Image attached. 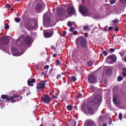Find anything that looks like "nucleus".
Wrapping results in <instances>:
<instances>
[{"label": "nucleus", "instance_id": "61", "mask_svg": "<svg viewBox=\"0 0 126 126\" xmlns=\"http://www.w3.org/2000/svg\"><path fill=\"white\" fill-rule=\"evenodd\" d=\"M57 95H56V96H54L53 97H54V98H57Z\"/></svg>", "mask_w": 126, "mask_h": 126}, {"label": "nucleus", "instance_id": "37", "mask_svg": "<svg viewBox=\"0 0 126 126\" xmlns=\"http://www.w3.org/2000/svg\"><path fill=\"white\" fill-rule=\"evenodd\" d=\"M115 0H111L110 1V3L111 5H112L114 4L115 3Z\"/></svg>", "mask_w": 126, "mask_h": 126}, {"label": "nucleus", "instance_id": "15", "mask_svg": "<svg viewBox=\"0 0 126 126\" xmlns=\"http://www.w3.org/2000/svg\"><path fill=\"white\" fill-rule=\"evenodd\" d=\"M24 43L25 44L28 45L30 44L32 42V39L30 37H27L24 39Z\"/></svg>", "mask_w": 126, "mask_h": 126}, {"label": "nucleus", "instance_id": "63", "mask_svg": "<svg viewBox=\"0 0 126 126\" xmlns=\"http://www.w3.org/2000/svg\"><path fill=\"white\" fill-rule=\"evenodd\" d=\"M82 2L83 4H84L85 2V0H82Z\"/></svg>", "mask_w": 126, "mask_h": 126}, {"label": "nucleus", "instance_id": "38", "mask_svg": "<svg viewBox=\"0 0 126 126\" xmlns=\"http://www.w3.org/2000/svg\"><path fill=\"white\" fill-rule=\"evenodd\" d=\"M82 94H81L79 93L77 96V98H80L82 97Z\"/></svg>", "mask_w": 126, "mask_h": 126}, {"label": "nucleus", "instance_id": "18", "mask_svg": "<svg viewBox=\"0 0 126 126\" xmlns=\"http://www.w3.org/2000/svg\"><path fill=\"white\" fill-rule=\"evenodd\" d=\"M121 75L124 77L126 76V67H124L121 69Z\"/></svg>", "mask_w": 126, "mask_h": 126}, {"label": "nucleus", "instance_id": "33", "mask_svg": "<svg viewBox=\"0 0 126 126\" xmlns=\"http://www.w3.org/2000/svg\"><path fill=\"white\" fill-rule=\"evenodd\" d=\"M83 29L84 30H89V27L88 26H84L83 27Z\"/></svg>", "mask_w": 126, "mask_h": 126}, {"label": "nucleus", "instance_id": "7", "mask_svg": "<svg viewBox=\"0 0 126 126\" xmlns=\"http://www.w3.org/2000/svg\"><path fill=\"white\" fill-rule=\"evenodd\" d=\"M24 38V36L21 35L18 38L16 43V45L17 46L20 47L22 46L23 47L25 46V43L23 41Z\"/></svg>", "mask_w": 126, "mask_h": 126}, {"label": "nucleus", "instance_id": "29", "mask_svg": "<svg viewBox=\"0 0 126 126\" xmlns=\"http://www.w3.org/2000/svg\"><path fill=\"white\" fill-rule=\"evenodd\" d=\"M123 79V77L121 76H119L117 78V80L118 81H120Z\"/></svg>", "mask_w": 126, "mask_h": 126}, {"label": "nucleus", "instance_id": "32", "mask_svg": "<svg viewBox=\"0 0 126 126\" xmlns=\"http://www.w3.org/2000/svg\"><path fill=\"white\" fill-rule=\"evenodd\" d=\"M27 83L29 85H31V86H33V84H31V82L30 80V79H28Z\"/></svg>", "mask_w": 126, "mask_h": 126}, {"label": "nucleus", "instance_id": "26", "mask_svg": "<svg viewBox=\"0 0 126 126\" xmlns=\"http://www.w3.org/2000/svg\"><path fill=\"white\" fill-rule=\"evenodd\" d=\"M67 109L68 110L71 111L73 110V106L71 105H68L67 107Z\"/></svg>", "mask_w": 126, "mask_h": 126}, {"label": "nucleus", "instance_id": "1", "mask_svg": "<svg viewBox=\"0 0 126 126\" xmlns=\"http://www.w3.org/2000/svg\"><path fill=\"white\" fill-rule=\"evenodd\" d=\"M76 44L78 48L79 45L81 47V53L82 55H86L89 54L90 52L87 46L86 39L84 37H79L76 40Z\"/></svg>", "mask_w": 126, "mask_h": 126}, {"label": "nucleus", "instance_id": "27", "mask_svg": "<svg viewBox=\"0 0 126 126\" xmlns=\"http://www.w3.org/2000/svg\"><path fill=\"white\" fill-rule=\"evenodd\" d=\"M112 71V70L111 69H106V72L107 74L109 75L110 74Z\"/></svg>", "mask_w": 126, "mask_h": 126}, {"label": "nucleus", "instance_id": "35", "mask_svg": "<svg viewBox=\"0 0 126 126\" xmlns=\"http://www.w3.org/2000/svg\"><path fill=\"white\" fill-rule=\"evenodd\" d=\"M73 24L71 21H69L67 23V25L69 27H71L72 26Z\"/></svg>", "mask_w": 126, "mask_h": 126}, {"label": "nucleus", "instance_id": "40", "mask_svg": "<svg viewBox=\"0 0 126 126\" xmlns=\"http://www.w3.org/2000/svg\"><path fill=\"white\" fill-rule=\"evenodd\" d=\"M115 51V49L113 48H110L108 50V51H110L111 53L114 52Z\"/></svg>", "mask_w": 126, "mask_h": 126}, {"label": "nucleus", "instance_id": "54", "mask_svg": "<svg viewBox=\"0 0 126 126\" xmlns=\"http://www.w3.org/2000/svg\"><path fill=\"white\" fill-rule=\"evenodd\" d=\"M85 35V36L87 38L88 36V34L87 33H84Z\"/></svg>", "mask_w": 126, "mask_h": 126}, {"label": "nucleus", "instance_id": "2", "mask_svg": "<svg viewBox=\"0 0 126 126\" xmlns=\"http://www.w3.org/2000/svg\"><path fill=\"white\" fill-rule=\"evenodd\" d=\"M51 16L49 13H47L44 15L43 17V24L46 27H52L55 25L54 22L51 20L50 18Z\"/></svg>", "mask_w": 126, "mask_h": 126}, {"label": "nucleus", "instance_id": "60", "mask_svg": "<svg viewBox=\"0 0 126 126\" xmlns=\"http://www.w3.org/2000/svg\"><path fill=\"white\" fill-rule=\"evenodd\" d=\"M53 70V68H51L49 71V73L51 72Z\"/></svg>", "mask_w": 126, "mask_h": 126}, {"label": "nucleus", "instance_id": "9", "mask_svg": "<svg viewBox=\"0 0 126 126\" xmlns=\"http://www.w3.org/2000/svg\"><path fill=\"white\" fill-rule=\"evenodd\" d=\"M41 99L44 103L49 104L51 101V98L48 94H45L41 97Z\"/></svg>", "mask_w": 126, "mask_h": 126}, {"label": "nucleus", "instance_id": "45", "mask_svg": "<svg viewBox=\"0 0 126 126\" xmlns=\"http://www.w3.org/2000/svg\"><path fill=\"white\" fill-rule=\"evenodd\" d=\"M9 26L8 25H6L5 26L4 28L5 30H8L9 29Z\"/></svg>", "mask_w": 126, "mask_h": 126}, {"label": "nucleus", "instance_id": "28", "mask_svg": "<svg viewBox=\"0 0 126 126\" xmlns=\"http://www.w3.org/2000/svg\"><path fill=\"white\" fill-rule=\"evenodd\" d=\"M93 64V62L91 61H88L87 62L88 66L89 67H90Z\"/></svg>", "mask_w": 126, "mask_h": 126}, {"label": "nucleus", "instance_id": "43", "mask_svg": "<svg viewBox=\"0 0 126 126\" xmlns=\"http://www.w3.org/2000/svg\"><path fill=\"white\" fill-rule=\"evenodd\" d=\"M112 22L114 23H118L119 22L117 18H116L115 20H112Z\"/></svg>", "mask_w": 126, "mask_h": 126}, {"label": "nucleus", "instance_id": "59", "mask_svg": "<svg viewBox=\"0 0 126 126\" xmlns=\"http://www.w3.org/2000/svg\"><path fill=\"white\" fill-rule=\"evenodd\" d=\"M57 106L59 107L60 106V104L59 103H58L56 105Z\"/></svg>", "mask_w": 126, "mask_h": 126}, {"label": "nucleus", "instance_id": "12", "mask_svg": "<svg viewBox=\"0 0 126 126\" xmlns=\"http://www.w3.org/2000/svg\"><path fill=\"white\" fill-rule=\"evenodd\" d=\"M66 12L71 16L74 15L76 16L77 15L76 11L74 7H69L66 10Z\"/></svg>", "mask_w": 126, "mask_h": 126}, {"label": "nucleus", "instance_id": "36", "mask_svg": "<svg viewBox=\"0 0 126 126\" xmlns=\"http://www.w3.org/2000/svg\"><path fill=\"white\" fill-rule=\"evenodd\" d=\"M62 76L61 74H59L57 75V77L56 78L58 80L59 79H60L61 77Z\"/></svg>", "mask_w": 126, "mask_h": 126}, {"label": "nucleus", "instance_id": "13", "mask_svg": "<svg viewBox=\"0 0 126 126\" xmlns=\"http://www.w3.org/2000/svg\"><path fill=\"white\" fill-rule=\"evenodd\" d=\"M42 4L40 3H37L34 9L37 13H38L41 11L43 9Z\"/></svg>", "mask_w": 126, "mask_h": 126}, {"label": "nucleus", "instance_id": "39", "mask_svg": "<svg viewBox=\"0 0 126 126\" xmlns=\"http://www.w3.org/2000/svg\"><path fill=\"white\" fill-rule=\"evenodd\" d=\"M122 116L123 115L121 113H120L119 114V117L120 120H121L122 119Z\"/></svg>", "mask_w": 126, "mask_h": 126}, {"label": "nucleus", "instance_id": "23", "mask_svg": "<svg viewBox=\"0 0 126 126\" xmlns=\"http://www.w3.org/2000/svg\"><path fill=\"white\" fill-rule=\"evenodd\" d=\"M1 97L2 99H6V101L7 99H9V95H1Z\"/></svg>", "mask_w": 126, "mask_h": 126}, {"label": "nucleus", "instance_id": "30", "mask_svg": "<svg viewBox=\"0 0 126 126\" xmlns=\"http://www.w3.org/2000/svg\"><path fill=\"white\" fill-rule=\"evenodd\" d=\"M56 66H59L61 64V62L59 60H58L56 61Z\"/></svg>", "mask_w": 126, "mask_h": 126}, {"label": "nucleus", "instance_id": "52", "mask_svg": "<svg viewBox=\"0 0 126 126\" xmlns=\"http://www.w3.org/2000/svg\"><path fill=\"white\" fill-rule=\"evenodd\" d=\"M74 30V28L73 27H72L69 29V31L71 32L73 31Z\"/></svg>", "mask_w": 126, "mask_h": 126}, {"label": "nucleus", "instance_id": "14", "mask_svg": "<svg viewBox=\"0 0 126 126\" xmlns=\"http://www.w3.org/2000/svg\"><path fill=\"white\" fill-rule=\"evenodd\" d=\"M1 42L2 45H6L9 43V39L8 37L5 36L1 39Z\"/></svg>", "mask_w": 126, "mask_h": 126}, {"label": "nucleus", "instance_id": "53", "mask_svg": "<svg viewBox=\"0 0 126 126\" xmlns=\"http://www.w3.org/2000/svg\"><path fill=\"white\" fill-rule=\"evenodd\" d=\"M47 73V72L45 71L42 72V74L43 75H45Z\"/></svg>", "mask_w": 126, "mask_h": 126}, {"label": "nucleus", "instance_id": "8", "mask_svg": "<svg viewBox=\"0 0 126 126\" xmlns=\"http://www.w3.org/2000/svg\"><path fill=\"white\" fill-rule=\"evenodd\" d=\"M101 102V100L100 96L97 95H96L94 99L91 101V106L100 103Z\"/></svg>", "mask_w": 126, "mask_h": 126}, {"label": "nucleus", "instance_id": "64", "mask_svg": "<svg viewBox=\"0 0 126 126\" xmlns=\"http://www.w3.org/2000/svg\"><path fill=\"white\" fill-rule=\"evenodd\" d=\"M112 122V120H110V122L109 125H110L111 124Z\"/></svg>", "mask_w": 126, "mask_h": 126}, {"label": "nucleus", "instance_id": "25", "mask_svg": "<svg viewBox=\"0 0 126 126\" xmlns=\"http://www.w3.org/2000/svg\"><path fill=\"white\" fill-rule=\"evenodd\" d=\"M26 25L28 27H31L32 26V24L31 23V20L30 19H29L28 20Z\"/></svg>", "mask_w": 126, "mask_h": 126}, {"label": "nucleus", "instance_id": "44", "mask_svg": "<svg viewBox=\"0 0 126 126\" xmlns=\"http://www.w3.org/2000/svg\"><path fill=\"white\" fill-rule=\"evenodd\" d=\"M30 81L32 83H34L35 82V79L34 78L30 80Z\"/></svg>", "mask_w": 126, "mask_h": 126}, {"label": "nucleus", "instance_id": "20", "mask_svg": "<svg viewBox=\"0 0 126 126\" xmlns=\"http://www.w3.org/2000/svg\"><path fill=\"white\" fill-rule=\"evenodd\" d=\"M65 13V11L62 10L61 11H59L58 13V15L60 17L62 16Z\"/></svg>", "mask_w": 126, "mask_h": 126}, {"label": "nucleus", "instance_id": "11", "mask_svg": "<svg viewBox=\"0 0 126 126\" xmlns=\"http://www.w3.org/2000/svg\"><path fill=\"white\" fill-rule=\"evenodd\" d=\"M116 57L114 55H111L108 56L107 59V61L110 63H112L116 61Z\"/></svg>", "mask_w": 126, "mask_h": 126}, {"label": "nucleus", "instance_id": "5", "mask_svg": "<svg viewBox=\"0 0 126 126\" xmlns=\"http://www.w3.org/2000/svg\"><path fill=\"white\" fill-rule=\"evenodd\" d=\"M79 10L80 12L82 15L85 16H87L89 12L88 9L83 5H80L79 6Z\"/></svg>", "mask_w": 126, "mask_h": 126}, {"label": "nucleus", "instance_id": "21", "mask_svg": "<svg viewBox=\"0 0 126 126\" xmlns=\"http://www.w3.org/2000/svg\"><path fill=\"white\" fill-rule=\"evenodd\" d=\"M11 101L13 103L14 102H16L17 101V100H16L15 99H14L13 97L12 96H10L9 97V99H7V101Z\"/></svg>", "mask_w": 126, "mask_h": 126}, {"label": "nucleus", "instance_id": "58", "mask_svg": "<svg viewBox=\"0 0 126 126\" xmlns=\"http://www.w3.org/2000/svg\"><path fill=\"white\" fill-rule=\"evenodd\" d=\"M57 55L56 54H54L53 55V57L55 58V57L56 56H57Z\"/></svg>", "mask_w": 126, "mask_h": 126}, {"label": "nucleus", "instance_id": "55", "mask_svg": "<svg viewBox=\"0 0 126 126\" xmlns=\"http://www.w3.org/2000/svg\"><path fill=\"white\" fill-rule=\"evenodd\" d=\"M102 126H107V124L105 123H104L102 124Z\"/></svg>", "mask_w": 126, "mask_h": 126}, {"label": "nucleus", "instance_id": "19", "mask_svg": "<svg viewBox=\"0 0 126 126\" xmlns=\"http://www.w3.org/2000/svg\"><path fill=\"white\" fill-rule=\"evenodd\" d=\"M94 124V123L90 120H88L86 122V125L87 126H93Z\"/></svg>", "mask_w": 126, "mask_h": 126}, {"label": "nucleus", "instance_id": "3", "mask_svg": "<svg viewBox=\"0 0 126 126\" xmlns=\"http://www.w3.org/2000/svg\"><path fill=\"white\" fill-rule=\"evenodd\" d=\"M81 110L84 113L86 114L87 113L89 114L93 115L94 112L92 109L88 105L87 106L85 103H83L81 104Z\"/></svg>", "mask_w": 126, "mask_h": 126}, {"label": "nucleus", "instance_id": "22", "mask_svg": "<svg viewBox=\"0 0 126 126\" xmlns=\"http://www.w3.org/2000/svg\"><path fill=\"white\" fill-rule=\"evenodd\" d=\"M13 97L14 98H16L20 97L19 98H18L17 99V101H18L19 100H21L22 98V97L21 96H20L19 95H18L17 94L14 95H13Z\"/></svg>", "mask_w": 126, "mask_h": 126}, {"label": "nucleus", "instance_id": "6", "mask_svg": "<svg viewBox=\"0 0 126 126\" xmlns=\"http://www.w3.org/2000/svg\"><path fill=\"white\" fill-rule=\"evenodd\" d=\"M54 31L53 28L44 31V34L45 38H47L51 37L53 34Z\"/></svg>", "mask_w": 126, "mask_h": 126}, {"label": "nucleus", "instance_id": "56", "mask_svg": "<svg viewBox=\"0 0 126 126\" xmlns=\"http://www.w3.org/2000/svg\"><path fill=\"white\" fill-rule=\"evenodd\" d=\"M107 28L108 26H106L104 28V31H107Z\"/></svg>", "mask_w": 126, "mask_h": 126}, {"label": "nucleus", "instance_id": "62", "mask_svg": "<svg viewBox=\"0 0 126 126\" xmlns=\"http://www.w3.org/2000/svg\"><path fill=\"white\" fill-rule=\"evenodd\" d=\"M102 118V116H100L99 117V120L101 121V119Z\"/></svg>", "mask_w": 126, "mask_h": 126}, {"label": "nucleus", "instance_id": "46", "mask_svg": "<svg viewBox=\"0 0 126 126\" xmlns=\"http://www.w3.org/2000/svg\"><path fill=\"white\" fill-rule=\"evenodd\" d=\"M49 67L48 65H46L44 66V69H48Z\"/></svg>", "mask_w": 126, "mask_h": 126}, {"label": "nucleus", "instance_id": "48", "mask_svg": "<svg viewBox=\"0 0 126 126\" xmlns=\"http://www.w3.org/2000/svg\"><path fill=\"white\" fill-rule=\"evenodd\" d=\"M119 30L118 28L116 27L115 28V30L114 31L116 32H118L119 31Z\"/></svg>", "mask_w": 126, "mask_h": 126}, {"label": "nucleus", "instance_id": "41", "mask_svg": "<svg viewBox=\"0 0 126 126\" xmlns=\"http://www.w3.org/2000/svg\"><path fill=\"white\" fill-rule=\"evenodd\" d=\"M119 1L123 4L126 3V0H119Z\"/></svg>", "mask_w": 126, "mask_h": 126}, {"label": "nucleus", "instance_id": "57", "mask_svg": "<svg viewBox=\"0 0 126 126\" xmlns=\"http://www.w3.org/2000/svg\"><path fill=\"white\" fill-rule=\"evenodd\" d=\"M51 49H55V46L53 45H52L51 46Z\"/></svg>", "mask_w": 126, "mask_h": 126}, {"label": "nucleus", "instance_id": "50", "mask_svg": "<svg viewBox=\"0 0 126 126\" xmlns=\"http://www.w3.org/2000/svg\"><path fill=\"white\" fill-rule=\"evenodd\" d=\"M66 32L65 31H63V33L61 34V35H63V36H65L66 34Z\"/></svg>", "mask_w": 126, "mask_h": 126}, {"label": "nucleus", "instance_id": "42", "mask_svg": "<svg viewBox=\"0 0 126 126\" xmlns=\"http://www.w3.org/2000/svg\"><path fill=\"white\" fill-rule=\"evenodd\" d=\"M103 53L105 56H107L108 54V53L106 51H103Z\"/></svg>", "mask_w": 126, "mask_h": 126}, {"label": "nucleus", "instance_id": "31", "mask_svg": "<svg viewBox=\"0 0 126 126\" xmlns=\"http://www.w3.org/2000/svg\"><path fill=\"white\" fill-rule=\"evenodd\" d=\"M14 20L16 22H19L20 21V19L19 18H17L16 17L15 18Z\"/></svg>", "mask_w": 126, "mask_h": 126}, {"label": "nucleus", "instance_id": "47", "mask_svg": "<svg viewBox=\"0 0 126 126\" xmlns=\"http://www.w3.org/2000/svg\"><path fill=\"white\" fill-rule=\"evenodd\" d=\"M5 7L6 8H8L9 9H10V7L9 5V4H7L5 6Z\"/></svg>", "mask_w": 126, "mask_h": 126}, {"label": "nucleus", "instance_id": "10", "mask_svg": "<svg viewBox=\"0 0 126 126\" xmlns=\"http://www.w3.org/2000/svg\"><path fill=\"white\" fill-rule=\"evenodd\" d=\"M88 80L90 83H93L96 82L97 77L93 74H89L88 76Z\"/></svg>", "mask_w": 126, "mask_h": 126}, {"label": "nucleus", "instance_id": "49", "mask_svg": "<svg viewBox=\"0 0 126 126\" xmlns=\"http://www.w3.org/2000/svg\"><path fill=\"white\" fill-rule=\"evenodd\" d=\"M73 34L74 35H76L78 34V32L77 31H75L73 32Z\"/></svg>", "mask_w": 126, "mask_h": 126}, {"label": "nucleus", "instance_id": "17", "mask_svg": "<svg viewBox=\"0 0 126 126\" xmlns=\"http://www.w3.org/2000/svg\"><path fill=\"white\" fill-rule=\"evenodd\" d=\"M119 98L116 95H114L113 98V102L114 103L116 104H118L119 103L118 102V101Z\"/></svg>", "mask_w": 126, "mask_h": 126}, {"label": "nucleus", "instance_id": "34", "mask_svg": "<svg viewBox=\"0 0 126 126\" xmlns=\"http://www.w3.org/2000/svg\"><path fill=\"white\" fill-rule=\"evenodd\" d=\"M71 79L73 82H75L77 80L76 77L75 76H73L71 77Z\"/></svg>", "mask_w": 126, "mask_h": 126}, {"label": "nucleus", "instance_id": "51", "mask_svg": "<svg viewBox=\"0 0 126 126\" xmlns=\"http://www.w3.org/2000/svg\"><path fill=\"white\" fill-rule=\"evenodd\" d=\"M113 28V27H112V26H110V27L108 28V29L110 31H112V30Z\"/></svg>", "mask_w": 126, "mask_h": 126}, {"label": "nucleus", "instance_id": "24", "mask_svg": "<svg viewBox=\"0 0 126 126\" xmlns=\"http://www.w3.org/2000/svg\"><path fill=\"white\" fill-rule=\"evenodd\" d=\"M69 124L71 125L70 126H75L76 125V122L74 120H72L69 122Z\"/></svg>", "mask_w": 126, "mask_h": 126}, {"label": "nucleus", "instance_id": "4", "mask_svg": "<svg viewBox=\"0 0 126 126\" xmlns=\"http://www.w3.org/2000/svg\"><path fill=\"white\" fill-rule=\"evenodd\" d=\"M46 81L45 80H42L36 84L37 91L39 92H40L45 87Z\"/></svg>", "mask_w": 126, "mask_h": 126}, {"label": "nucleus", "instance_id": "16", "mask_svg": "<svg viewBox=\"0 0 126 126\" xmlns=\"http://www.w3.org/2000/svg\"><path fill=\"white\" fill-rule=\"evenodd\" d=\"M11 50L13 56H18V50L15 47L12 48L11 49Z\"/></svg>", "mask_w": 126, "mask_h": 126}]
</instances>
